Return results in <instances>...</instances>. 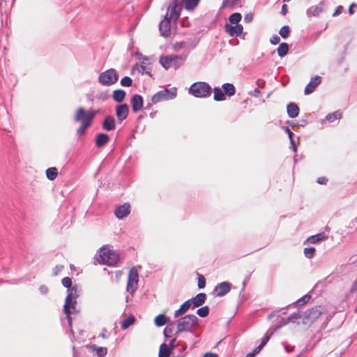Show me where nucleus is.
<instances>
[{
  "instance_id": "nucleus-6",
  "label": "nucleus",
  "mask_w": 357,
  "mask_h": 357,
  "mask_svg": "<svg viewBox=\"0 0 357 357\" xmlns=\"http://www.w3.org/2000/svg\"><path fill=\"white\" fill-rule=\"evenodd\" d=\"M182 5L179 0H172L169 3L165 14V18L172 20L174 22H176L181 15L182 10Z\"/></svg>"
},
{
  "instance_id": "nucleus-45",
  "label": "nucleus",
  "mask_w": 357,
  "mask_h": 357,
  "mask_svg": "<svg viewBox=\"0 0 357 357\" xmlns=\"http://www.w3.org/2000/svg\"><path fill=\"white\" fill-rule=\"evenodd\" d=\"M268 335L264 336V338L262 339L261 344L257 347V351H259L263 348V347H264V345L268 342Z\"/></svg>"
},
{
  "instance_id": "nucleus-37",
  "label": "nucleus",
  "mask_w": 357,
  "mask_h": 357,
  "mask_svg": "<svg viewBox=\"0 0 357 357\" xmlns=\"http://www.w3.org/2000/svg\"><path fill=\"white\" fill-rule=\"evenodd\" d=\"M197 313L201 317H206L209 313V308L208 306H204L198 309Z\"/></svg>"
},
{
  "instance_id": "nucleus-51",
  "label": "nucleus",
  "mask_w": 357,
  "mask_h": 357,
  "mask_svg": "<svg viewBox=\"0 0 357 357\" xmlns=\"http://www.w3.org/2000/svg\"><path fill=\"white\" fill-rule=\"evenodd\" d=\"M281 13L283 15H285L287 13V6L286 4H283L281 9Z\"/></svg>"
},
{
  "instance_id": "nucleus-7",
  "label": "nucleus",
  "mask_w": 357,
  "mask_h": 357,
  "mask_svg": "<svg viewBox=\"0 0 357 357\" xmlns=\"http://www.w3.org/2000/svg\"><path fill=\"white\" fill-rule=\"evenodd\" d=\"M118 74L115 69L110 68L98 76V82L104 86H111L118 81Z\"/></svg>"
},
{
  "instance_id": "nucleus-4",
  "label": "nucleus",
  "mask_w": 357,
  "mask_h": 357,
  "mask_svg": "<svg viewBox=\"0 0 357 357\" xmlns=\"http://www.w3.org/2000/svg\"><path fill=\"white\" fill-rule=\"evenodd\" d=\"M184 60V57L181 56L170 54L160 56L159 61L160 63L167 70L169 68H178L183 65Z\"/></svg>"
},
{
  "instance_id": "nucleus-35",
  "label": "nucleus",
  "mask_w": 357,
  "mask_h": 357,
  "mask_svg": "<svg viewBox=\"0 0 357 357\" xmlns=\"http://www.w3.org/2000/svg\"><path fill=\"white\" fill-rule=\"evenodd\" d=\"M290 33V29L289 26H283L281 27V29L279 31V34L283 38H287L289 37Z\"/></svg>"
},
{
  "instance_id": "nucleus-23",
  "label": "nucleus",
  "mask_w": 357,
  "mask_h": 357,
  "mask_svg": "<svg viewBox=\"0 0 357 357\" xmlns=\"http://www.w3.org/2000/svg\"><path fill=\"white\" fill-rule=\"evenodd\" d=\"M200 0H182L184 7L188 10H194L199 3Z\"/></svg>"
},
{
  "instance_id": "nucleus-30",
  "label": "nucleus",
  "mask_w": 357,
  "mask_h": 357,
  "mask_svg": "<svg viewBox=\"0 0 357 357\" xmlns=\"http://www.w3.org/2000/svg\"><path fill=\"white\" fill-rule=\"evenodd\" d=\"M58 176V170L56 167H50L46 170V176L50 180H54Z\"/></svg>"
},
{
  "instance_id": "nucleus-5",
  "label": "nucleus",
  "mask_w": 357,
  "mask_h": 357,
  "mask_svg": "<svg viewBox=\"0 0 357 357\" xmlns=\"http://www.w3.org/2000/svg\"><path fill=\"white\" fill-rule=\"evenodd\" d=\"M211 86L206 82H198L192 84L189 89V93L197 98H205L210 96Z\"/></svg>"
},
{
  "instance_id": "nucleus-57",
  "label": "nucleus",
  "mask_w": 357,
  "mask_h": 357,
  "mask_svg": "<svg viewBox=\"0 0 357 357\" xmlns=\"http://www.w3.org/2000/svg\"><path fill=\"white\" fill-rule=\"evenodd\" d=\"M285 131L287 132V135H289V138L291 139L293 132L290 130L289 128L285 127L284 128Z\"/></svg>"
},
{
  "instance_id": "nucleus-10",
  "label": "nucleus",
  "mask_w": 357,
  "mask_h": 357,
  "mask_svg": "<svg viewBox=\"0 0 357 357\" xmlns=\"http://www.w3.org/2000/svg\"><path fill=\"white\" fill-rule=\"evenodd\" d=\"M139 274L136 267H132L130 269L128 282L126 285V290L129 293L135 292L138 286Z\"/></svg>"
},
{
  "instance_id": "nucleus-56",
  "label": "nucleus",
  "mask_w": 357,
  "mask_h": 357,
  "mask_svg": "<svg viewBox=\"0 0 357 357\" xmlns=\"http://www.w3.org/2000/svg\"><path fill=\"white\" fill-rule=\"evenodd\" d=\"M342 9H343L342 6H338L337 8L336 9L335 12L334 13L333 15H337L341 13Z\"/></svg>"
},
{
  "instance_id": "nucleus-34",
  "label": "nucleus",
  "mask_w": 357,
  "mask_h": 357,
  "mask_svg": "<svg viewBox=\"0 0 357 357\" xmlns=\"http://www.w3.org/2000/svg\"><path fill=\"white\" fill-rule=\"evenodd\" d=\"M241 15L238 13H234L229 16V24H239L238 22L241 20Z\"/></svg>"
},
{
  "instance_id": "nucleus-55",
  "label": "nucleus",
  "mask_w": 357,
  "mask_h": 357,
  "mask_svg": "<svg viewBox=\"0 0 357 357\" xmlns=\"http://www.w3.org/2000/svg\"><path fill=\"white\" fill-rule=\"evenodd\" d=\"M354 7H356V4L354 3H351L349 8V13L351 15H352L354 13V10H353Z\"/></svg>"
},
{
  "instance_id": "nucleus-48",
  "label": "nucleus",
  "mask_w": 357,
  "mask_h": 357,
  "mask_svg": "<svg viewBox=\"0 0 357 357\" xmlns=\"http://www.w3.org/2000/svg\"><path fill=\"white\" fill-rule=\"evenodd\" d=\"M304 253L306 257L311 258L312 257V248H305Z\"/></svg>"
},
{
  "instance_id": "nucleus-28",
  "label": "nucleus",
  "mask_w": 357,
  "mask_h": 357,
  "mask_svg": "<svg viewBox=\"0 0 357 357\" xmlns=\"http://www.w3.org/2000/svg\"><path fill=\"white\" fill-rule=\"evenodd\" d=\"M168 324L169 325L164 330V334L166 337H171L173 334H176V328H175L176 324L174 322H169Z\"/></svg>"
},
{
  "instance_id": "nucleus-8",
  "label": "nucleus",
  "mask_w": 357,
  "mask_h": 357,
  "mask_svg": "<svg viewBox=\"0 0 357 357\" xmlns=\"http://www.w3.org/2000/svg\"><path fill=\"white\" fill-rule=\"evenodd\" d=\"M96 112L93 110L86 112L84 108L79 107L76 112L74 120L76 122H81L82 124L88 123L91 125L92 121L95 117Z\"/></svg>"
},
{
  "instance_id": "nucleus-26",
  "label": "nucleus",
  "mask_w": 357,
  "mask_h": 357,
  "mask_svg": "<svg viewBox=\"0 0 357 357\" xmlns=\"http://www.w3.org/2000/svg\"><path fill=\"white\" fill-rule=\"evenodd\" d=\"M90 348L92 349V351L96 353L97 356L99 357H104L107 354V350L105 347H99L96 345H91Z\"/></svg>"
},
{
  "instance_id": "nucleus-29",
  "label": "nucleus",
  "mask_w": 357,
  "mask_h": 357,
  "mask_svg": "<svg viewBox=\"0 0 357 357\" xmlns=\"http://www.w3.org/2000/svg\"><path fill=\"white\" fill-rule=\"evenodd\" d=\"M288 50H289V46H288L287 43H282L280 44V45L278 46V47L277 49L278 54L279 56L283 57L285 55H287V54L288 53Z\"/></svg>"
},
{
  "instance_id": "nucleus-17",
  "label": "nucleus",
  "mask_w": 357,
  "mask_h": 357,
  "mask_svg": "<svg viewBox=\"0 0 357 357\" xmlns=\"http://www.w3.org/2000/svg\"><path fill=\"white\" fill-rule=\"evenodd\" d=\"M102 126L105 130H114L116 128V121L114 117L112 115L107 116L102 122Z\"/></svg>"
},
{
  "instance_id": "nucleus-47",
  "label": "nucleus",
  "mask_w": 357,
  "mask_h": 357,
  "mask_svg": "<svg viewBox=\"0 0 357 357\" xmlns=\"http://www.w3.org/2000/svg\"><path fill=\"white\" fill-rule=\"evenodd\" d=\"M271 43L273 45H277L280 43V37L278 36L277 35H275L273 36H272L271 38V40H270Z\"/></svg>"
},
{
  "instance_id": "nucleus-46",
  "label": "nucleus",
  "mask_w": 357,
  "mask_h": 357,
  "mask_svg": "<svg viewBox=\"0 0 357 357\" xmlns=\"http://www.w3.org/2000/svg\"><path fill=\"white\" fill-rule=\"evenodd\" d=\"M312 93V80H310L305 89V94L309 95Z\"/></svg>"
},
{
  "instance_id": "nucleus-14",
  "label": "nucleus",
  "mask_w": 357,
  "mask_h": 357,
  "mask_svg": "<svg viewBox=\"0 0 357 357\" xmlns=\"http://www.w3.org/2000/svg\"><path fill=\"white\" fill-rule=\"evenodd\" d=\"M231 290V284L227 282H223L218 284L215 289V296L218 297L223 296Z\"/></svg>"
},
{
  "instance_id": "nucleus-60",
  "label": "nucleus",
  "mask_w": 357,
  "mask_h": 357,
  "mask_svg": "<svg viewBox=\"0 0 357 357\" xmlns=\"http://www.w3.org/2000/svg\"><path fill=\"white\" fill-rule=\"evenodd\" d=\"M290 0H283L284 2L289 1Z\"/></svg>"
},
{
  "instance_id": "nucleus-18",
  "label": "nucleus",
  "mask_w": 357,
  "mask_h": 357,
  "mask_svg": "<svg viewBox=\"0 0 357 357\" xmlns=\"http://www.w3.org/2000/svg\"><path fill=\"white\" fill-rule=\"evenodd\" d=\"M206 295L204 293H199L192 299H189L192 304V308L194 309L201 306L206 301Z\"/></svg>"
},
{
  "instance_id": "nucleus-59",
  "label": "nucleus",
  "mask_w": 357,
  "mask_h": 357,
  "mask_svg": "<svg viewBox=\"0 0 357 357\" xmlns=\"http://www.w3.org/2000/svg\"><path fill=\"white\" fill-rule=\"evenodd\" d=\"M354 312H355L356 313H357V305L356 306V307H355V309H354Z\"/></svg>"
},
{
  "instance_id": "nucleus-42",
  "label": "nucleus",
  "mask_w": 357,
  "mask_h": 357,
  "mask_svg": "<svg viewBox=\"0 0 357 357\" xmlns=\"http://www.w3.org/2000/svg\"><path fill=\"white\" fill-rule=\"evenodd\" d=\"M238 0H224L222 7L231 8L235 6Z\"/></svg>"
},
{
  "instance_id": "nucleus-15",
  "label": "nucleus",
  "mask_w": 357,
  "mask_h": 357,
  "mask_svg": "<svg viewBox=\"0 0 357 357\" xmlns=\"http://www.w3.org/2000/svg\"><path fill=\"white\" fill-rule=\"evenodd\" d=\"M130 206L128 203H125L124 204L118 206L114 211L116 217L119 219H122L128 216L130 212Z\"/></svg>"
},
{
  "instance_id": "nucleus-9",
  "label": "nucleus",
  "mask_w": 357,
  "mask_h": 357,
  "mask_svg": "<svg viewBox=\"0 0 357 357\" xmlns=\"http://www.w3.org/2000/svg\"><path fill=\"white\" fill-rule=\"evenodd\" d=\"M176 96V91L175 89H165L153 95L151 101L153 104H157L160 102L172 100Z\"/></svg>"
},
{
  "instance_id": "nucleus-22",
  "label": "nucleus",
  "mask_w": 357,
  "mask_h": 357,
  "mask_svg": "<svg viewBox=\"0 0 357 357\" xmlns=\"http://www.w3.org/2000/svg\"><path fill=\"white\" fill-rule=\"evenodd\" d=\"M170 322V319L169 317H165L164 314H158L155 317L154 323L155 326L160 327L164 326L165 324H169Z\"/></svg>"
},
{
  "instance_id": "nucleus-16",
  "label": "nucleus",
  "mask_w": 357,
  "mask_h": 357,
  "mask_svg": "<svg viewBox=\"0 0 357 357\" xmlns=\"http://www.w3.org/2000/svg\"><path fill=\"white\" fill-rule=\"evenodd\" d=\"M130 103L132 111L137 112L142 109L143 98L140 95H134L130 100Z\"/></svg>"
},
{
  "instance_id": "nucleus-21",
  "label": "nucleus",
  "mask_w": 357,
  "mask_h": 357,
  "mask_svg": "<svg viewBox=\"0 0 357 357\" xmlns=\"http://www.w3.org/2000/svg\"><path fill=\"white\" fill-rule=\"evenodd\" d=\"M190 307H192V304L189 300L185 301L181 307L174 312V315L175 317H178L183 314L185 313Z\"/></svg>"
},
{
  "instance_id": "nucleus-24",
  "label": "nucleus",
  "mask_w": 357,
  "mask_h": 357,
  "mask_svg": "<svg viewBox=\"0 0 357 357\" xmlns=\"http://www.w3.org/2000/svg\"><path fill=\"white\" fill-rule=\"evenodd\" d=\"M112 97L114 101L121 102L125 99L126 93L121 89H116L114 91Z\"/></svg>"
},
{
  "instance_id": "nucleus-44",
  "label": "nucleus",
  "mask_w": 357,
  "mask_h": 357,
  "mask_svg": "<svg viewBox=\"0 0 357 357\" xmlns=\"http://www.w3.org/2000/svg\"><path fill=\"white\" fill-rule=\"evenodd\" d=\"M91 125L89 124L88 123H84L83 124L81 125V126L77 129V133L79 135H82L85 133L86 132V130L88 127H89Z\"/></svg>"
},
{
  "instance_id": "nucleus-27",
  "label": "nucleus",
  "mask_w": 357,
  "mask_h": 357,
  "mask_svg": "<svg viewBox=\"0 0 357 357\" xmlns=\"http://www.w3.org/2000/svg\"><path fill=\"white\" fill-rule=\"evenodd\" d=\"M222 88L224 89L225 95H227L229 96H231L234 95L236 89L235 86L230 83H226L222 85Z\"/></svg>"
},
{
  "instance_id": "nucleus-39",
  "label": "nucleus",
  "mask_w": 357,
  "mask_h": 357,
  "mask_svg": "<svg viewBox=\"0 0 357 357\" xmlns=\"http://www.w3.org/2000/svg\"><path fill=\"white\" fill-rule=\"evenodd\" d=\"M310 298H311L310 295L306 294L304 296H303L301 298L298 299L296 302V304L298 306H301V305H304L305 303H306L307 302H308L310 301Z\"/></svg>"
},
{
  "instance_id": "nucleus-20",
  "label": "nucleus",
  "mask_w": 357,
  "mask_h": 357,
  "mask_svg": "<svg viewBox=\"0 0 357 357\" xmlns=\"http://www.w3.org/2000/svg\"><path fill=\"white\" fill-rule=\"evenodd\" d=\"M287 112L289 117L296 118L299 114V107L296 103L291 102L287 106Z\"/></svg>"
},
{
  "instance_id": "nucleus-11",
  "label": "nucleus",
  "mask_w": 357,
  "mask_h": 357,
  "mask_svg": "<svg viewBox=\"0 0 357 357\" xmlns=\"http://www.w3.org/2000/svg\"><path fill=\"white\" fill-rule=\"evenodd\" d=\"M129 107L126 104L119 105L116 107V115L119 122L121 123L128 115Z\"/></svg>"
},
{
  "instance_id": "nucleus-3",
  "label": "nucleus",
  "mask_w": 357,
  "mask_h": 357,
  "mask_svg": "<svg viewBox=\"0 0 357 357\" xmlns=\"http://www.w3.org/2000/svg\"><path fill=\"white\" fill-rule=\"evenodd\" d=\"M198 326V319L194 314H188L177 320L176 333L192 332Z\"/></svg>"
},
{
  "instance_id": "nucleus-58",
  "label": "nucleus",
  "mask_w": 357,
  "mask_h": 357,
  "mask_svg": "<svg viewBox=\"0 0 357 357\" xmlns=\"http://www.w3.org/2000/svg\"><path fill=\"white\" fill-rule=\"evenodd\" d=\"M175 341H176V338H174V339L172 340V341L170 342V346H171L170 349H172L174 348Z\"/></svg>"
},
{
  "instance_id": "nucleus-40",
  "label": "nucleus",
  "mask_w": 357,
  "mask_h": 357,
  "mask_svg": "<svg viewBox=\"0 0 357 357\" xmlns=\"http://www.w3.org/2000/svg\"><path fill=\"white\" fill-rule=\"evenodd\" d=\"M121 84L123 86H130L132 84V80L130 77L126 76L121 79Z\"/></svg>"
},
{
  "instance_id": "nucleus-2",
  "label": "nucleus",
  "mask_w": 357,
  "mask_h": 357,
  "mask_svg": "<svg viewBox=\"0 0 357 357\" xmlns=\"http://www.w3.org/2000/svg\"><path fill=\"white\" fill-rule=\"evenodd\" d=\"M79 297L77 289L75 287L69 290V293L65 301L64 312L68 319V324L72 323L71 314L77 312V298Z\"/></svg>"
},
{
  "instance_id": "nucleus-32",
  "label": "nucleus",
  "mask_w": 357,
  "mask_h": 357,
  "mask_svg": "<svg viewBox=\"0 0 357 357\" xmlns=\"http://www.w3.org/2000/svg\"><path fill=\"white\" fill-rule=\"evenodd\" d=\"M213 91H214L213 98L215 100L222 101L225 99V93H223L219 87H215Z\"/></svg>"
},
{
  "instance_id": "nucleus-36",
  "label": "nucleus",
  "mask_w": 357,
  "mask_h": 357,
  "mask_svg": "<svg viewBox=\"0 0 357 357\" xmlns=\"http://www.w3.org/2000/svg\"><path fill=\"white\" fill-rule=\"evenodd\" d=\"M323 315L326 317L324 307L318 306L316 307L315 310H314V319Z\"/></svg>"
},
{
  "instance_id": "nucleus-43",
  "label": "nucleus",
  "mask_w": 357,
  "mask_h": 357,
  "mask_svg": "<svg viewBox=\"0 0 357 357\" xmlns=\"http://www.w3.org/2000/svg\"><path fill=\"white\" fill-rule=\"evenodd\" d=\"M326 238L327 236L324 232L314 235V243H318Z\"/></svg>"
},
{
  "instance_id": "nucleus-31",
  "label": "nucleus",
  "mask_w": 357,
  "mask_h": 357,
  "mask_svg": "<svg viewBox=\"0 0 357 357\" xmlns=\"http://www.w3.org/2000/svg\"><path fill=\"white\" fill-rule=\"evenodd\" d=\"M135 321V318L133 315L129 316L128 318L123 319L121 321V328L123 329H127L128 327L132 326Z\"/></svg>"
},
{
  "instance_id": "nucleus-53",
  "label": "nucleus",
  "mask_w": 357,
  "mask_h": 357,
  "mask_svg": "<svg viewBox=\"0 0 357 357\" xmlns=\"http://www.w3.org/2000/svg\"><path fill=\"white\" fill-rule=\"evenodd\" d=\"M203 357H218L217 354L211 352L206 353Z\"/></svg>"
},
{
  "instance_id": "nucleus-33",
  "label": "nucleus",
  "mask_w": 357,
  "mask_h": 357,
  "mask_svg": "<svg viewBox=\"0 0 357 357\" xmlns=\"http://www.w3.org/2000/svg\"><path fill=\"white\" fill-rule=\"evenodd\" d=\"M341 118H342V112L340 110H337L333 113L328 114L326 116V119L329 122H333L335 120L340 119Z\"/></svg>"
},
{
  "instance_id": "nucleus-1",
  "label": "nucleus",
  "mask_w": 357,
  "mask_h": 357,
  "mask_svg": "<svg viewBox=\"0 0 357 357\" xmlns=\"http://www.w3.org/2000/svg\"><path fill=\"white\" fill-rule=\"evenodd\" d=\"M96 259L98 264L112 266L117 264L119 257L114 250L103 246L98 250Z\"/></svg>"
},
{
  "instance_id": "nucleus-54",
  "label": "nucleus",
  "mask_w": 357,
  "mask_h": 357,
  "mask_svg": "<svg viewBox=\"0 0 357 357\" xmlns=\"http://www.w3.org/2000/svg\"><path fill=\"white\" fill-rule=\"evenodd\" d=\"M259 352V351H257V348H256L252 352L248 354L245 357H254L255 355Z\"/></svg>"
},
{
  "instance_id": "nucleus-50",
  "label": "nucleus",
  "mask_w": 357,
  "mask_h": 357,
  "mask_svg": "<svg viewBox=\"0 0 357 357\" xmlns=\"http://www.w3.org/2000/svg\"><path fill=\"white\" fill-rule=\"evenodd\" d=\"M321 77L319 76L314 77V89L321 83Z\"/></svg>"
},
{
  "instance_id": "nucleus-25",
  "label": "nucleus",
  "mask_w": 357,
  "mask_h": 357,
  "mask_svg": "<svg viewBox=\"0 0 357 357\" xmlns=\"http://www.w3.org/2000/svg\"><path fill=\"white\" fill-rule=\"evenodd\" d=\"M172 352V349L169 348V347L166 344H162L160 346L159 349V357H169Z\"/></svg>"
},
{
  "instance_id": "nucleus-41",
  "label": "nucleus",
  "mask_w": 357,
  "mask_h": 357,
  "mask_svg": "<svg viewBox=\"0 0 357 357\" xmlns=\"http://www.w3.org/2000/svg\"><path fill=\"white\" fill-rule=\"evenodd\" d=\"M62 284L68 289V291L69 292V290H70L71 286H72V280L69 277H66L62 279Z\"/></svg>"
},
{
  "instance_id": "nucleus-13",
  "label": "nucleus",
  "mask_w": 357,
  "mask_h": 357,
  "mask_svg": "<svg viewBox=\"0 0 357 357\" xmlns=\"http://www.w3.org/2000/svg\"><path fill=\"white\" fill-rule=\"evenodd\" d=\"M171 21L172 20L165 17L160 22L159 30L162 36L167 37L171 34Z\"/></svg>"
},
{
  "instance_id": "nucleus-52",
  "label": "nucleus",
  "mask_w": 357,
  "mask_h": 357,
  "mask_svg": "<svg viewBox=\"0 0 357 357\" xmlns=\"http://www.w3.org/2000/svg\"><path fill=\"white\" fill-rule=\"evenodd\" d=\"M253 16L252 14H248L245 16L244 20L245 21L250 22L252 20Z\"/></svg>"
},
{
  "instance_id": "nucleus-19",
  "label": "nucleus",
  "mask_w": 357,
  "mask_h": 357,
  "mask_svg": "<svg viewBox=\"0 0 357 357\" xmlns=\"http://www.w3.org/2000/svg\"><path fill=\"white\" fill-rule=\"evenodd\" d=\"M109 140V137L105 133H99L96 137V145L97 147H102L106 145Z\"/></svg>"
},
{
  "instance_id": "nucleus-49",
  "label": "nucleus",
  "mask_w": 357,
  "mask_h": 357,
  "mask_svg": "<svg viewBox=\"0 0 357 357\" xmlns=\"http://www.w3.org/2000/svg\"><path fill=\"white\" fill-rule=\"evenodd\" d=\"M317 181L319 184H326V183L328 181V178L323 176V177L318 178Z\"/></svg>"
},
{
  "instance_id": "nucleus-12",
  "label": "nucleus",
  "mask_w": 357,
  "mask_h": 357,
  "mask_svg": "<svg viewBox=\"0 0 357 357\" xmlns=\"http://www.w3.org/2000/svg\"><path fill=\"white\" fill-rule=\"evenodd\" d=\"M225 29V31L231 36H239L243 32V26L241 24H226Z\"/></svg>"
},
{
  "instance_id": "nucleus-38",
  "label": "nucleus",
  "mask_w": 357,
  "mask_h": 357,
  "mask_svg": "<svg viewBox=\"0 0 357 357\" xmlns=\"http://www.w3.org/2000/svg\"><path fill=\"white\" fill-rule=\"evenodd\" d=\"M206 285V279L204 275L197 273V286L199 289H202Z\"/></svg>"
}]
</instances>
